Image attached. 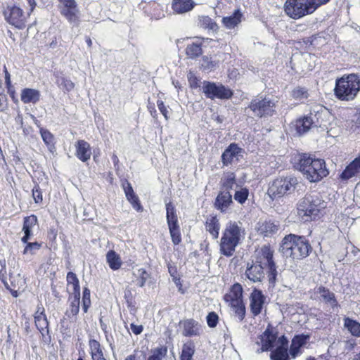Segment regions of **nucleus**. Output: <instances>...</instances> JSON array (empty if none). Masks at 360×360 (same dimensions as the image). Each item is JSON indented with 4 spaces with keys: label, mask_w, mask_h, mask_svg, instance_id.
<instances>
[{
    "label": "nucleus",
    "mask_w": 360,
    "mask_h": 360,
    "mask_svg": "<svg viewBox=\"0 0 360 360\" xmlns=\"http://www.w3.org/2000/svg\"><path fill=\"white\" fill-rule=\"evenodd\" d=\"M34 321L37 329L43 336L45 335V333H49V323L46 315L35 317Z\"/></svg>",
    "instance_id": "39"
},
{
    "label": "nucleus",
    "mask_w": 360,
    "mask_h": 360,
    "mask_svg": "<svg viewBox=\"0 0 360 360\" xmlns=\"http://www.w3.org/2000/svg\"><path fill=\"white\" fill-rule=\"evenodd\" d=\"M187 77H188L189 84L192 88H197L200 86L199 85L200 81L193 72H189Z\"/></svg>",
    "instance_id": "55"
},
{
    "label": "nucleus",
    "mask_w": 360,
    "mask_h": 360,
    "mask_svg": "<svg viewBox=\"0 0 360 360\" xmlns=\"http://www.w3.org/2000/svg\"><path fill=\"white\" fill-rule=\"evenodd\" d=\"M166 217L168 227L179 225L176 209L172 202L166 204Z\"/></svg>",
    "instance_id": "29"
},
{
    "label": "nucleus",
    "mask_w": 360,
    "mask_h": 360,
    "mask_svg": "<svg viewBox=\"0 0 360 360\" xmlns=\"http://www.w3.org/2000/svg\"><path fill=\"white\" fill-rule=\"evenodd\" d=\"M27 245L23 250V255L26 256H32L40 249L41 244L37 242L26 243Z\"/></svg>",
    "instance_id": "43"
},
{
    "label": "nucleus",
    "mask_w": 360,
    "mask_h": 360,
    "mask_svg": "<svg viewBox=\"0 0 360 360\" xmlns=\"http://www.w3.org/2000/svg\"><path fill=\"white\" fill-rule=\"evenodd\" d=\"M194 6L192 0H173L172 8L176 13H184L190 11Z\"/></svg>",
    "instance_id": "24"
},
{
    "label": "nucleus",
    "mask_w": 360,
    "mask_h": 360,
    "mask_svg": "<svg viewBox=\"0 0 360 360\" xmlns=\"http://www.w3.org/2000/svg\"><path fill=\"white\" fill-rule=\"evenodd\" d=\"M344 326L352 335L360 338V323L349 317L344 318Z\"/></svg>",
    "instance_id": "28"
},
{
    "label": "nucleus",
    "mask_w": 360,
    "mask_h": 360,
    "mask_svg": "<svg viewBox=\"0 0 360 360\" xmlns=\"http://www.w3.org/2000/svg\"><path fill=\"white\" fill-rule=\"evenodd\" d=\"M330 0H286L284 5L285 13L293 19H299L314 12L319 6Z\"/></svg>",
    "instance_id": "3"
},
{
    "label": "nucleus",
    "mask_w": 360,
    "mask_h": 360,
    "mask_svg": "<svg viewBox=\"0 0 360 360\" xmlns=\"http://www.w3.org/2000/svg\"><path fill=\"white\" fill-rule=\"evenodd\" d=\"M79 296L80 293H77V295H75L70 305V309L67 311V314H72V316H76L79 311Z\"/></svg>",
    "instance_id": "44"
},
{
    "label": "nucleus",
    "mask_w": 360,
    "mask_h": 360,
    "mask_svg": "<svg viewBox=\"0 0 360 360\" xmlns=\"http://www.w3.org/2000/svg\"><path fill=\"white\" fill-rule=\"evenodd\" d=\"M359 175H360V158L357 157L346 167L341 173L340 178L343 181H346Z\"/></svg>",
    "instance_id": "18"
},
{
    "label": "nucleus",
    "mask_w": 360,
    "mask_h": 360,
    "mask_svg": "<svg viewBox=\"0 0 360 360\" xmlns=\"http://www.w3.org/2000/svg\"><path fill=\"white\" fill-rule=\"evenodd\" d=\"M238 75H239L238 70L236 69H233L229 73V77L231 79H235L236 78Z\"/></svg>",
    "instance_id": "63"
},
{
    "label": "nucleus",
    "mask_w": 360,
    "mask_h": 360,
    "mask_svg": "<svg viewBox=\"0 0 360 360\" xmlns=\"http://www.w3.org/2000/svg\"><path fill=\"white\" fill-rule=\"evenodd\" d=\"M186 56L190 58L198 57L202 53V49L200 44L192 43L188 44L186 49Z\"/></svg>",
    "instance_id": "38"
},
{
    "label": "nucleus",
    "mask_w": 360,
    "mask_h": 360,
    "mask_svg": "<svg viewBox=\"0 0 360 360\" xmlns=\"http://www.w3.org/2000/svg\"><path fill=\"white\" fill-rule=\"evenodd\" d=\"M220 250L223 255H225V232L223 233L221 238Z\"/></svg>",
    "instance_id": "61"
},
{
    "label": "nucleus",
    "mask_w": 360,
    "mask_h": 360,
    "mask_svg": "<svg viewBox=\"0 0 360 360\" xmlns=\"http://www.w3.org/2000/svg\"><path fill=\"white\" fill-rule=\"evenodd\" d=\"M214 205L217 209H219L221 211L224 210V207L225 205V195H224L223 193H220L218 195Z\"/></svg>",
    "instance_id": "54"
},
{
    "label": "nucleus",
    "mask_w": 360,
    "mask_h": 360,
    "mask_svg": "<svg viewBox=\"0 0 360 360\" xmlns=\"http://www.w3.org/2000/svg\"><path fill=\"white\" fill-rule=\"evenodd\" d=\"M243 14L239 9L234 11L233 13L226 17V29H235L240 23Z\"/></svg>",
    "instance_id": "31"
},
{
    "label": "nucleus",
    "mask_w": 360,
    "mask_h": 360,
    "mask_svg": "<svg viewBox=\"0 0 360 360\" xmlns=\"http://www.w3.org/2000/svg\"><path fill=\"white\" fill-rule=\"evenodd\" d=\"M107 262L113 270H117L122 265V261L120 256L113 250L109 251L106 255Z\"/></svg>",
    "instance_id": "30"
},
{
    "label": "nucleus",
    "mask_w": 360,
    "mask_h": 360,
    "mask_svg": "<svg viewBox=\"0 0 360 360\" xmlns=\"http://www.w3.org/2000/svg\"><path fill=\"white\" fill-rule=\"evenodd\" d=\"M278 230V223L271 220L258 224L257 231L264 236H269L276 233Z\"/></svg>",
    "instance_id": "23"
},
{
    "label": "nucleus",
    "mask_w": 360,
    "mask_h": 360,
    "mask_svg": "<svg viewBox=\"0 0 360 360\" xmlns=\"http://www.w3.org/2000/svg\"><path fill=\"white\" fill-rule=\"evenodd\" d=\"M325 112L323 106L316 105L308 115L304 117L302 119H299L296 122V129L297 133L300 134H304L311 127H319L321 125L320 120L321 119L322 113Z\"/></svg>",
    "instance_id": "9"
},
{
    "label": "nucleus",
    "mask_w": 360,
    "mask_h": 360,
    "mask_svg": "<svg viewBox=\"0 0 360 360\" xmlns=\"http://www.w3.org/2000/svg\"><path fill=\"white\" fill-rule=\"evenodd\" d=\"M264 269L266 270V275L269 284L274 286L278 276L277 266L275 262L265 266Z\"/></svg>",
    "instance_id": "35"
},
{
    "label": "nucleus",
    "mask_w": 360,
    "mask_h": 360,
    "mask_svg": "<svg viewBox=\"0 0 360 360\" xmlns=\"http://www.w3.org/2000/svg\"><path fill=\"white\" fill-rule=\"evenodd\" d=\"M207 325L211 327L214 328L217 326L218 323V315L214 312H210L208 315L207 316Z\"/></svg>",
    "instance_id": "51"
},
{
    "label": "nucleus",
    "mask_w": 360,
    "mask_h": 360,
    "mask_svg": "<svg viewBox=\"0 0 360 360\" xmlns=\"http://www.w3.org/2000/svg\"><path fill=\"white\" fill-rule=\"evenodd\" d=\"M326 207V202L318 194L309 195L298 204L297 212L304 220H313L319 217Z\"/></svg>",
    "instance_id": "5"
},
{
    "label": "nucleus",
    "mask_w": 360,
    "mask_h": 360,
    "mask_svg": "<svg viewBox=\"0 0 360 360\" xmlns=\"http://www.w3.org/2000/svg\"><path fill=\"white\" fill-rule=\"evenodd\" d=\"M315 293L320 295L321 299L326 303H329L333 307L338 305L333 292H330L328 288L323 286H319L315 289Z\"/></svg>",
    "instance_id": "26"
},
{
    "label": "nucleus",
    "mask_w": 360,
    "mask_h": 360,
    "mask_svg": "<svg viewBox=\"0 0 360 360\" xmlns=\"http://www.w3.org/2000/svg\"><path fill=\"white\" fill-rule=\"evenodd\" d=\"M57 83L59 86H62L67 91H72L75 87V84L71 80L65 77L58 79Z\"/></svg>",
    "instance_id": "49"
},
{
    "label": "nucleus",
    "mask_w": 360,
    "mask_h": 360,
    "mask_svg": "<svg viewBox=\"0 0 360 360\" xmlns=\"http://www.w3.org/2000/svg\"><path fill=\"white\" fill-rule=\"evenodd\" d=\"M63 7L60 10L62 15L65 17L69 21L72 22L77 20L78 9L75 0L68 1V3H61Z\"/></svg>",
    "instance_id": "19"
},
{
    "label": "nucleus",
    "mask_w": 360,
    "mask_h": 360,
    "mask_svg": "<svg viewBox=\"0 0 360 360\" xmlns=\"http://www.w3.org/2000/svg\"><path fill=\"white\" fill-rule=\"evenodd\" d=\"M89 347L91 349V355L94 354H99L103 352L100 343L95 340H91L89 341Z\"/></svg>",
    "instance_id": "52"
},
{
    "label": "nucleus",
    "mask_w": 360,
    "mask_h": 360,
    "mask_svg": "<svg viewBox=\"0 0 360 360\" xmlns=\"http://www.w3.org/2000/svg\"><path fill=\"white\" fill-rule=\"evenodd\" d=\"M249 108L255 115L260 117L271 116L274 112L275 103L269 98H256L251 101Z\"/></svg>",
    "instance_id": "11"
},
{
    "label": "nucleus",
    "mask_w": 360,
    "mask_h": 360,
    "mask_svg": "<svg viewBox=\"0 0 360 360\" xmlns=\"http://www.w3.org/2000/svg\"><path fill=\"white\" fill-rule=\"evenodd\" d=\"M206 229L214 238L218 237L219 224L217 217H212L207 219L206 223Z\"/></svg>",
    "instance_id": "34"
},
{
    "label": "nucleus",
    "mask_w": 360,
    "mask_h": 360,
    "mask_svg": "<svg viewBox=\"0 0 360 360\" xmlns=\"http://www.w3.org/2000/svg\"><path fill=\"white\" fill-rule=\"evenodd\" d=\"M237 189L235 191L233 198L238 203L243 205L247 200L249 196V190L245 187H239L237 186Z\"/></svg>",
    "instance_id": "36"
},
{
    "label": "nucleus",
    "mask_w": 360,
    "mask_h": 360,
    "mask_svg": "<svg viewBox=\"0 0 360 360\" xmlns=\"http://www.w3.org/2000/svg\"><path fill=\"white\" fill-rule=\"evenodd\" d=\"M265 300L266 297L261 290L255 289L252 292L250 297V307L254 316H257L262 313Z\"/></svg>",
    "instance_id": "13"
},
{
    "label": "nucleus",
    "mask_w": 360,
    "mask_h": 360,
    "mask_svg": "<svg viewBox=\"0 0 360 360\" xmlns=\"http://www.w3.org/2000/svg\"><path fill=\"white\" fill-rule=\"evenodd\" d=\"M4 72H5V83L8 87L11 85V75L7 70V68L4 66Z\"/></svg>",
    "instance_id": "60"
},
{
    "label": "nucleus",
    "mask_w": 360,
    "mask_h": 360,
    "mask_svg": "<svg viewBox=\"0 0 360 360\" xmlns=\"http://www.w3.org/2000/svg\"><path fill=\"white\" fill-rule=\"evenodd\" d=\"M201 67L203 68V70H208L214 67V63L209 59L208 57L205 56L202 59Z\"/></svg>",
    "instance_id": "56"
},
{
    "label": "nucleus",
    "mask_w": 360,
    "mask_h": 360,
    "mask_svg": "<svg viewBox=\"0 0 360 360\" xmlns=\"http://www.w3.org/2000/svg\"><path fill=\"white\" fill-rule=\"evenodd\" d=\"M91 357L93 360H100L104 358L103 352L99 354H94V355H91Z\"/></svg>",
    "instance_id": "64"
},
{
    "label": "nucleus",
    "mask_w": 360,
    "mask_h": 360,
    "mask_svg": "<svg viewBox=\"0 0 360 360\" xmlns=\"http://www.w3.org/2000/svg\"><path fill=\"white\" fill-rule=\"evenodd\" d=\"M45 309L41 304H38L37 311L34 313V318L39 316H44Z\"/></svg>",
    "instance_id": "59"
},
{
    "label": "nucleus",
    "mask_w": 360,
    "mask_h": 360,
    "mask_svg": "<svg viewBox=\"0 0 360 360\" xmlns=\"http://www.w3.org/2000/svg\"><path fill=\"white\" fill-rule=\"evenodd\" d=\"M167 354V347L161 346L150 350L148 360H162Z\"/></svg>",
    "instance_id": "33"
},
{
    "label": "nucleus",
    "mask_w": 360,
    "mask_h": 360,
    "mask_svg": "<svg viewBox=\"0 0 360 360\" xmlns=\"http://www.w3.org/2000/svg\"><path fill=\"white\" fill-rule=\"evenodd\" d=\"M40 134L46 146H49L53 143V136L51 132L41 128L40 129Z\"/></svg>",
    "instance_id": "50"
},
{
    "label": "nucleus",
    "mask_w": 360,
    "mask_h": 360,
    "mask_svg": "<svg viewBox=\"0 0 360 360\" xmlns=\"http://www.w3.org/2000/svg\"><path fill=\"white\" fill-rule=\"evenodd\" d=\"M279 250L286 258L301 260L309 255L312 248L304 236L290 233L283 238Z\"/></svg>",
    "instance_id": "2"
},
{
    "label": "nucleus",
    "mask_w": 360,
    "mask_h": 360,
    "mask_svg": "<svg viewBox=\"0 0 360 360\" xmlns=\"http://www.w3.org/2000/svg\"><path fill=\"white\" fill-rule=\"evenodd\" d=\"M40 93L34 89L25 88L22 90L20 94L21 101L24 103H35L39 100Z\"/></svg>",
    "instance_id": "25"
},
{
    "label": "nucleus",
    "mask_w": 360,
    "mask_h": 360,
    "mask_svg": "<svg viewBox=\"0 0 360 360\" xmlns=\"http://www.w3.org/2000/svg\"><path fill=\"white\" fill-rule=\"evenodd\" d=\"M194 352V346L191 342L184 344L180 357L181 360H192Z\"/></svg>",
    "instance_id": "41"
},
{
    "label": "nucleus",
    "mask_w": 360,
    "mask_h": 360,
    "mask_svg": "<svg viewBox=\"0 0 360 360\" xmlns=\"http://www.w3.org/2000/svg\"><path fill=\"white\" fill-rule=\"evenodd\" d=\"M360 91V75L350 74L336 80L334 92L340 101H352Z\"/></svg>",
    "instance_id": "4"
},
{
    "label": "nucleus",
    "mask_w": 360,
    "mask_h": 360,
    "mask_svg": "<svg viewBox=\"0 0 360 360\" xmlns=\"http://www.w3.org/2000/svg\"><path fill=\"white\" fill-rule=\"evenodd\" d=\"M133 275L136 278L134 280V283L139 287H143L150 278V274L142 268L134 271Z\"/></svg>",
    "instance_id": "32"
},
{
    "label": "nucleus",
    "mask_w": 360,
    "mask_h": 360,
    "mask_svg": "<svg viewBox=\"0 0 360 360\" xmlns=\"http://www.w3.org/2000/svg\"><path fill=\"white\" fill-rule=\"evenodd\" d=\"M245 230L240 221H230L226 228V257L231 256L243 239Z\"/></svg>",
    "instance_id": "8"
},
{
    "label": "nucleus",
    "mask_w": 360,
    "mask_h": 360,
    "mask_svg": "<svg viewBox=\"0 0 360 360\" xmlns=\"http://www.w3.org/2000/svg\"><path fill=\"white\" fill-rule=\"evenodd\" d=\"M200 23L201 27L210 30L216 31L218 28L217 25L207 16L202 17L200 20Z\"/></svg>",
    "instance_id": "45"
},
{
    "label": "nucleus",
    "mask_w": 360,
    "mask_h": 360,
    "mask_svg": "<svg viewBox=\"0 0 360 360\" xmlns=\"http://www.w3.org/2000/svg\"><path fill=\"white\" fill-rule=\"evenodd\" d=\"M37 218L34 215H31L25 218L22 227L25 236L21 239L23 243H27L28 240L30 239L31 236H33L32 230L37 226Z\"/></svg>",
    "instance_id": "21"
},
{
    "label": "nucleus",
    "mask_w": 360,
    "mask_h": 360,
    "mask_svg": "<svg viewBox=\"0 0 360 360\" xmlns=\"http://www.w3.org/2000/svg\"><path fill=\"white\" fill-rule=\"evenodd\" d=\"M203 92L210 98H225V88L221 84H217L213 82H205L203 86Z\"/></svg>",
    "instance_id": "15"
},
{
    "label": "nucleus",
    "mask_w": 360,
    "mask_h": 360,
    "mask_svg": "<svg viewBox=\"0 0 360 360\" xmlns=\"http://www.w3.org/2000/svg\"><path fill=\"white\" fill-rule=\"evenodd\" d=\"M291 95L295 99L301 102H303L309 97L308 91L304 87L300 86L294 89Z\"/></svg>",
    "instance_id": "42"
},
{
    "label": "nucleus",
    "mask_w": 360,
    "mask_h": 360,
    "mask_svg": "<svg viewBox=\"0 0 360 360\" xmlns=\"http://www.w3.org/2000/svg\"><path fill=\"white\" fill-rule=\"evenodd\" d=\"M197 324L193 321H188L185 325L184 335L186 336L195 335L198 333V328L195 327Z\"/></svg>",
    "instance_id": "47"
},
{
    "label": "nucleus",
    "mask_w": 360,
    "mask_h": 360,
    "mask_svg": "<svg viewBox=\"0 0 360 360\" xmlns=\"http://www.w3.org/2000/svg\"><path fill=\"white\" fill-rule=\"evenodd\" d=\"M243 290L239 283L233 284L226 294V302L229 303L231 311L236 318L241 321L244 319L246 310L243 299Z\"/></svg>",
    "instance_id": "6"
},
{
    "label": "nucleus",
    "mask_w": 360,
    "mask_h": 360,
    "mask_svg": "<svg viewBox=\"0 0 360 360\" xmlns=\"http://www.w3.org/2000/svg\"><path fill=\"white\" fill-rule=\"evenodd\" d=\"M124 191L127 200L131 202L133 207L137 211L141 210L142 207L139 203V198L135 194L133 188L129 183H127V185H124Z\"/></svg>",
    "instance_id": "27"
},
{
    "label": "nucleus",
    "mask_w": 360,
    "mask_h": 360,
    "mask_svg": "<svg viewBox=\"0 0 360 360\" xmlns=\"http://www.w3.org/2000/svg\"><path fill=\"white\" fill-rule=\"evenodd\" d=\"M310 335L307 334L297 335L292 338L289 350L292 358H295L301 353V348L307 344Z\"/></svg>",
    "instance_id": "16"
},
{
    "label": "nucleus",
    "mask_w": 360,
    "mask_h": 360,
    "mask_svg": "<svg viewBox=\"0 0 360 360\" xmlns=\"http://www.w3.org/2000/svg\"><path fill=\"white\" fill-rule=\"evenodd\" d=\"M5 20L17 29L22 30L26 27L30 13H25L17 6H8L4 11Z\"/></svg>",
    "instance_id": "10"
},
{
    "label": "nucleus",
    "mask_w": 360,
    "mask_h": 360,
    "mask_svg": "<svg viewBox=\"0 0 360 360\" xmlns=\"http://www.w3.org/2000/svg\"><path fill=\"white\" fill-rule=\"evenodd\" d=\"M276 340V336L269 329H266L259 338L256 344L259 346L260 348L257 349L258 353L268 351L274 347V342Z\"/></svg>",
    "instance_id": "14"
},
{
    "label": "nucleus",
    "mask_w": 360,
    "mask_h": 360,
    "mask_svg": "<svg viewBox=\"0 0 360 360\" xmlns=\"http://www.w3.org/2000/svg\"><path fill=\"white\" fill-rule=\"evenodd\" d=\"M295 167L310 182H318L329 174L323 160L313 158L307 153L297 156Z\"/></svg>",
    "instance_id": "1"
},
{
    "label": "nucleus",
    "mask_w": 360,
    "mask_h": 360,
    "mask_svg": "<svg viewBox=\"0 0 360 360\" xmlns=\"http://www.w3.org/2000/svg\"><path fill=\"white\" fill-rule=\"evenodd\" d=\"M271 360H289L287 349L283 346L277 347L270 354Z\"/></svg>",
    "instance_id": "37"
},
{
    "label": "nucleus",
    "mask_w": 360,
    "mask_h": 360,
    "mask_svg": "<svg viewBox=\"0 0 360 360\" xmlns=\"http://www.w3.org/2000/svg\"><path fill=\"white\" fill-rule=\"evenodd\" d=\"M274 250L269 245H264L255 252V262L264 267L275 262L274 260Z\"/></svg>",
    "instance_id": "12"
},
{
    "label": "nucleus",
    "mask_w": 360,
    "mask_h": 360,
    "mask_svg": "<svg viewBox=\"0 0 360 360\" xmlns=\"http://www.w3.org/2000/svg\"><path fill=\"white\" fill-rule=\"evenodd\" d=\"M32 196L36 203H39L42 201V193L38 185H36L32 189Z\"/></svg>",
    "instance_id": "53"
},
{
    "label": "nucleus",
    "mask_w": 360,
    "mask_h": 360,
    "mask_svg": "<svg viewBox=\"0 0 360 360\" xmlns=\"http://www.w3.org/2000/svg\"><path fill=\"white\" fill-rule=\"evenodd\" d=\"M27 1L30 7V11L28 13H31L34 11V9L36 6V2L34 0H27Z\"/></svg>",
    "instance_id": "62"
},
{
    "label": "nucleus",
    "mask_w": 360,
    "mask_h": 360,
    "mask_svg": "<svg viewBox=\"0 0 360 360\" xmlns=\"http://www.w3.org/2000/svg\"><path fill=\"white\" fill-rule=\"evenodd\" d=\"M244 150L236 143H231L226 148V162H238L243 157Z\"/></svg>",
    "instance_id": "22"
},
{
    "label": "nucleus",
    "mask_w": 360,
    "mask_h": 360,
    "mask_svg": "<svg viewBox=\"0 0 360 360\" xmlns=\"http://www.w3.org/2000/svg\"><path fill=\"white\" fill-rule=\"evenodd\" d=\"M82 302V309L86 313L91 305L90 290L86 288H85L83 291Z\"/></svg>",
    "instance_id": "48"
},
{
    "label": "nucleus",
    "mask_w": 360,
    "mask_h": 360,
    "mask_svg": "<svg viewBox=\"0 0 360 360\" xmlns=\"http://www.w3.org/2000/svg\"><path fill=\"white\" fill-rule=\"evenodd\" d=\"M295 177L288 176L275 179L270 186L268 193L272 198H277L294 192L297 184Z\"/></svg>",
    "instance_id": "7"
},
{
    "label": "nucleus",
    "mask_w": 360,
    "mask_h": 360,
    "mask_svg": "<svg viewBox=\"0 0 360 360\" xmlns=\"http://www.w3.org/2000/svg\"><path fill=\"white\" fill-rule=\"evenodd\" d=\"M169 233L172 240V242L174 244L177 245L179 244L181 240V234H180V230H179V226H169Z\"/></svg>",
    "instance_id": "46"
},
{
    "label": "nucleus",
    "mask_w": 360,
    "mask_h": 360,
    "mask_svg": "<svg viewBox=\"0 0 360 360\" xmlns=\"http://www.w3.org/2000/svg\"><path fill=\"white\" fill-rule=\"evenodd\" d=\"M157 105H158L159 110L164 115L165 119L167 120L168 119V116H167L168 111H167V108L165 105L163 101H158Z\"/></svg>",
    "instance_id": "57"
},
{
    "label": "nucleus",
    "mask_w": 360,
    "mask_h": 360,
    "mask_svg": "<svg viewBox=\"0 0 360 360\" xmlns=\"http://www.w3.org/2000/svg\"><path fill=\"white\" fill-rule=\"evenodd\" d=\"M130 328L133 333L135 335H139L143 331V326L141 325H135L134 323H131L130 325Z\"/></svg>",
    "instance_id": "58"
},
{
    "label": "nucleus",
    "mask_w": 360,
    "mask_h": 360,
    "mask_svg": "<svg viewBox=\"0 0 360 360\" xmlns=\"http://www.w3.org/2000/svg\"><path fill=\"white\" fill-rule=\"evenodd\" d=\"M75 155L83 162L88 161L91 155L90 144L84 140H79L75 144Z\"/></svg>",
    "instance_id": "17"
},
{
    "label": "nucleus",
    "mask_w": 360,
    "mask_h": 360,
    "mask_svg": "<svg viewBox=\"0 0 360 360\" xmlns=\"http://www.w3.org/2000/svg\"><path fill=\"white\" fill-rule=\"evenodd\" d=\"M67 282H68V285L72 288L75 295H77V293H80L79 292L80 288H79V280L75 274H74L72 272L68 273Z\"/></svg>",
    "instance_id": "40"
},
{
    "label": "nucleus",
    "mask_w": 360,
    "mask_h": 360,
    "mask_svg": "<svg viewBox=\"0 0 360 360\" xmlns=\"http://www.w3.org/2000/svg\"><path fill=\"white\" fill-rule=\"evenodd\" d=\"M264 266L255 262L250 267L247 268L245 274L253 282L261 281L264 278Z\"/></svg>",
    "instance_id": "20"
}]
</instances>
